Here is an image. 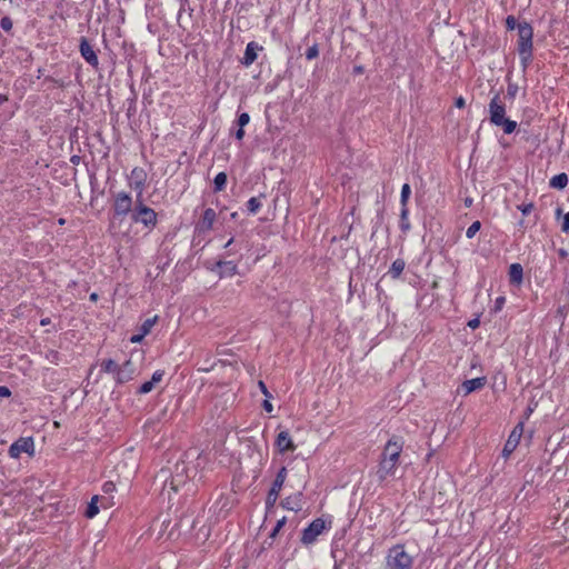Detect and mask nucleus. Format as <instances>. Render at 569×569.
<instances>
[{
	"label": "nucleus",
	"instance_id": "nucleus-33",
	"mask_svg": "<svg viewBox=\"0 0 569 569\" xmlns=\"http://www.w3.org/2000/svg\"><path fill=\"white\" fill-rule=\"evenodd\" d=\"M480 228H481V222H480L479 220L473 221V222L468 227V229H467V231H466V237H467L468 239H472V238L476 236V233L480 230Z\"/></svg>",
	"mask_w": 569,
	"mask_h": 569
},
{
	"label": "nucleus",
	"instance_id": "nucleus-58",
	"mask_svg": "<svg viewBox=\"0 0 569 569\" xmlns=\"http://www.w3.org/2000/svg\"><path fill=\"white\" fill-rule=\"evenodd\" d=\"M131 110L134 111V99L130 100V106L128 108V116L130 117Z\"/></svg>",
	"mask_w": 569,
	"mask_h": 569
},
{
	"label": "nucleus",
	"instance_id": "nucleus-3",
	"mask_svg": "<svg viewBox=\"0 0 569 569\" xmlns=\"http://www.w3.org/2000/svg\"><path fill=\"white\" fill-rule=\"evenodd\" d=\"M131 221L134 223H141L148 229H153L157 226V212L144 204L143 201H136L134 208L131 213Z\"/></svg>",
	"mask_w": 569,
	"mask_h": 569
},
{
	"label": "nucleus",
	"instance_id": "nucleus-34",
	"mask_svg": "<svg viewBox=\"0 0 569 569\" xmlns=\"http://www.w3.org/2000/svg\"><path fill=\"white\" fill-rule=\"evenodd\" d=\"M154 385L149 380L143 382L138 390L136 391L137 395H146L153 390Z\"/></svg>",
	"mask_w": 569,
	"mask_h": 569
},
{
	"label": "nucleus",
	"instance_id": "nucleus-61",
	"mask_svg": "<svg viewBox=\"0 0 569 569\" xmlns=\"http://www.w3.org/2000/svg\"><path fill=\"white\" fill-rule=\"evenodd\" d=\"M50 322H51V321H50V319H49V318H43V319H41V320H40V325H41V326H47V325H49Z\"/></svg>",
	"mask_w": 569,
	"mask_h": 569
},
{
	"label": "nucleus",
	"instance_id": "nucleus-24",
	"mask_svg": "<svg viewBox=\"0 0 569 569\" xmlns=\"http://www.w3.org/2000/svg\"><path fill=\"white\" fill-rule=\"evenodd\" d=\"M98 500H99V497L93 496L91 498V501L88 503L87 509L84 511V516L88 519H92L98 515V512H99Z\"/></svg>",
	"mask_w": 569,
	"mask_h": 569
},
{
	"label": "nucleus",
	"instance_id": "nucleus-21",
	"mask_svg": "<svg viewBox=\"0 0 569 569\" xmlns=\"http://www.w3.org/2000/svg\"><path fill=\"white\" fill-rule=\"evenodd\" d=\"M406 267V261L401 258L396 259L389 269V274L392 279H397L401 276Z\"/></svg>",
	"mask_w": 569,
	"mask_h": 569
},
{
	"label": "nucleus",
	"instance_id": "nucleus-41",
	"mask_svg": "<svg viewBox=\"0 0 569 569\" xmlns=\"http://www.w3.org/2000/svg\"><path fill=\"white\" fill-rule=\"evenodd\" d=\"M163 376H164V371H163V370H156V371L152 373V377H151V380H150V381H151L153 385H156V383H158V382H160V381L162 380Z\"/></svg>",
	"mask_w": 569,
	"mask_h": 569
},
{
	"label": "nucleus",
	"instance_id": "nucleus-63",
	"mask_svg": "<svg viewBox=\"0 0 569 569\" xmlns=\"http://www.w3.org/2000/svg\"><path fill=\"white\" fill-rule=\"evenodd\" d=\"M233 241H234V239H233V237H231L223 247L229 248L233 243Z\"/></svg>",
	"mask_w": 569,
	"mask_h": 569
},
{
	"label": "nucleus",
	"instance_id": "nucleus-59",
	"mask_svg": "<svg viewBox=\"0 0 569 569\" xmlns=\"http://www.w3.org/2000/svg\"><path fill=\"white\" fill-rule=\"evenodd\" d=\"M9 100L7 94L0 93V106Z\"/></svg>",
	"mask_w": 569,
	"mask_h": 569
},
{
	"label": "nucleus",
	"instance_id": "nucleus-16",
	"mask_svg": "<svg viewBox=\"0 0 569 569\" xmlns=\"http://www.w3.org/2000/svg\"><path fill=\"white\" fill-rule=\"evenodd\" d=\"M216 211L212 208H207L201 217L200 222L197 226L199 231H209L212 229L213 222L216 220Z\"/></svg>",
	"mask_w": 569,
	"mask_h": 569
},
{
	"label": "nucleus",
	"instance_id": "nucleus-7",
	"mask_svg": "<svg viewBox=\"0 0 569 569\" xmlns=\"http://www.w3.org/2000/svg\"><path fill=\"white\" fill-rule=\"evenodd\" d=\"M326 521L322 518H316L308 527L302 530L301 542L302 545H311L317 538L326 530Z\"/></svg>",
	"mask_w": 569,
	"mask_h": 569
},
{
	"label": "nucleus",
	"instance_id": "nucleus-29",
	"mask_svg": "<svg viewBox=\"0 0 569 569\" xmlns=\"http://www.w3.org/2000/svg\"><path fill=\"white\" fill-rule=\"evenodd\" d=\"M410 194H411V188H410V184L409 183H405L401 188V193H400V204H401V208H408V200L410 198Z\"/></svg>",
	"mask_w": 569,
	"mask_h": 569
},
{
	"label": "nucleus",
	"instance_id": "nucleus-51",
	"mask_svg": "<svg viewBox=\"0 0 569 569\" xmlns=\"http://www.w3.org/2000/svg\"><path fill=\"white\" fill-rule=\"evenodd\" d=\"M48 359H50L52 362H57L59 358V352L54 350H50L49 355L47 356Z\"/></svg>",
	"mask_w": 569,
	"mask_h": 569
},
{
	"label": "nucleus",
	"instance_id": "nucleus-23",
	"mask_svg": "<svg viewBox=\"0 0 569 569\" xmlns=\"http://www.w3.org/2000/svg\"><path fill=\"white\" fill-rule=\"evenodd\" d=\"M493 126L501 127L503 130V133L510 134L516 130L517 122L506 117L502 120L495 123Z\"/></svg>",
	"mask_w": 569,
	"mask_h": 569
},
{
	"label": "nucleus",
	"instance_id": "nucleus-6",
	"mask_svg": "<svg viewBox=\"0 0 569 569\" xmlns=\"http://www.w3.org/2000/svg\"><path fill=\"white\" fill-rule=\"evenodd\" d=\"M21 453H27L29 457L34 456V441L32 437H20L9 447L8 455L10 458L18 459Z\"/></svg>",
	"mask_w": 569,
	"mask_h": 569
},
{
	"label": "nucleus",
	"instance_id": "nucleus-22",
	"mask_svg": "<svg viewBox=\"0 0 569 569\" xmlns=\"http://www.w3.org/2000/svg\"><path fill=\"white\" fill-rule=\"evenodd\" d=\"M519 58H520V64L522 67V70L526 71L533 59V49L531 50H517Z\"/></svg>",
	"mask_w": 569,
	"mask_h": 569
},
{
	"label": "nucleus",
	"instance_id": "nucleus-30",
	"mask_svg": "<svg viewBox=\"0 0 569 569\" xmlns=\"http://www.w3.org/2000/svg\"><path fill=\"white\" fill-rule=\"evenodd\" d=\"M146 181H131L130 187L137 192L136 201H143L142 194L144 190Z\"/></svg>",
	"mask_w": 569,
	"mask_h": 569
},
{
	"label": "nucleus",
	"instance_id": "nucleus-38",
	"mask_svg": "<svg viewBox=\"0 0 569 569\" xmlns=\"http://www.w3.org/2000/svg\"><path fill=\"white\" fill-rule=\"evenodd\" d=\"M519 24H520V22H518L517 19L513 16H508L506 18V28H507V30H509V31L515 30V29L518 30V26Z\"/></svg>",
	"mask_w": 569,
	"mask_h": 569
},
{
	"label": "nucleus",
	"instance_id": "nucleus-48",
	"mask_svg": "<svg viewBox=\"0 0 569 569\" xmlns=\"http://www.w3.org/2000/svg\"><path fill=\"white\" fill-rule=\"evenodd\" d=\"M44 80H46V81H49V82H52V83H54V84H56V86H58V87H63V81H62V80L54 79L53 77L48 76V77H46V79H44Z\"/></svg>",
	"mask_w": 569,
	"mask_h": 569
},
{
	"label": "nucleus",
	"instance_id": "nucleus-2",
	"mask_svg": "<svg viewBox=\"0 0 569 569\" xmlns=\"http://www.w3.org/2000/svg\"><path fill=\"white\" fill-rule=\"evenodd\" d=\"M413 558L405 550L403 545L388 549L385 569H412Z\"/></svg>",
	"mask_w": 569,
	"mask_h": 569
},
{
	"label": "nucleus",
	"instance_id": "nucleus-17",
	"mask_svg": "<svg viewBox=\"0 0 569 569\" xmlns=\"http://www.w3.org/2000/svg\"><path fill=\"white\" fill-rule=\"evenodd\" d=\"M258 49H262V48L259 47L258 43H256L254 41L249 42L246 47L244 54H243L242 59L240 60V62L246 67L251 66L258 57L257 56Z\"/></svg>",
	"mask_w": 569,
	"mask_h": 569
},
{
	"label": "nucleus",
	"instance_id": "nucleus-27",
	"mask_svg": "<svg viewBox=\"0 0 569 569\" xmlns=\"http://www.w3.org/2000/svg\"><path fill=\"white\" fill-rule=\"evenodd\" d=\"M266 196L261 193L259 197H252L247 201V209L250 213L256 214L261 208L260 198H264Z\"/></svg>",
	"mask_w": 569,
	"mask_h": 569
},
{
	"label": "nucleus",
	"instance_id": "nucleus-64",
	"mask_svg": "<svg viewBox=\"0 0 569 569\" xmlns=\"http://www.w3.org/2000/svg\"><path fill=\"white\" fill-rule=\"evenodd\" d=\"M471 204H472V199L471 198L465 199V206L466 207H470Z\"/></svg>",
	"mask_w": 569,
	"mask_h": 569
},
{
	"label": "nucleus",
	"instance_id": "nucleus-50",
	"mask_svg": "<svg viewBox=\"0 0 569 569\" xmlns=\"http://www.w3.org/2000/svg\"><path fill=\"white\" fill-rule=\"evenodd\" d=\"M480 325V320L478 318L471 319L468 321V327L471 329H477Z\"/></svg>",
	"mask_w": 569,
	"mask_h": 569
},
{
	"label": "nucleus",
	"instance_id": "nucleus-45",
	"mask_svg": "<svg viewBox=\"0 0 569 569\" xmlns=\"http://www.w3.org/2000/svg\"><path fill=\"white\" fill-rule=\"evenodd\" d=\"M11 390L7 386H0V398H9Z\"/></svg>",
	"mask_w": 569,
	"mask_h": 569
},
{
	"label": "nucleus",
	"instance_id": "nucleus-60",
	"mask_svg": "<svg viewBox=\"0 0 569 569\" xmlns=\"http://www.w3.org/2000/svg\"><path fill=\"white\" fill-rule=\"evenodd\" d=\"M89 298H90L91 301L96 302V301H98L99 296H98L97 292H92Z\"/></svg>",
	"mask_w": 569,
	"mask_h": 569
},
{
	"label": "nucleus",
	"instance_id": "nucleus-9",
	"mask_svg": "<svg viewBox=\"0 0 569 569\" xmlns=\"http://www.w3.org/2000/svg\"><path fill=\"white\" fill-rule=\"evenodd\" d=\"M523 427L525 422L519 421L510 432L502 450V455L505 457H508L510 453H512L517 446L519 445L521 436L523 433Z\"/></svg>",
	"mask_w": 569,
	"mask_h": 569
},
{
	"label": "nucleus",
	"instance_id": "nucleus-15",
	"mask_svg": "<svg viewBox=\"0 0 569 569\" xmlns=\"http://www.w3.org/2000/svg\"><path fill=\"white\" fill-rule=\"evenodd\" d=\"M302 492H297L281 500L280 506L291 511H300L302 509Z\"/></svg>",
	"mask_w": 569,
	"mask_h": 569
},
{
	"label": "nucleus",
	"instance_id": "nucleus-46",
	"mask_svg": "<svg viewBox=\"0 0 569 569\" xmlns=\"http://www.w3.org/2000/svg\"><path fill=\"white\" fill-rule=\"evenodd\" d=\"M270 398H266L262 402V408L267 411V412H272L273 410V406L272 403L269 401Z\"/></svg>",
	"mask_w": 569,
	"mask_h": 569
},
{
	"label": "nucleus",
	"instance_id": "nucleus-8",
	"mask_svg": "<svg viewBox=\"0 0 569 569\" xmlns=\"http://www.w3.org/2000/svg\"><path fill=\"white\" fill-rule=\"evenodd\" d=\"M533 28L527 22L522 21L518 26V46L517 50H531L533 49Z\"/></svg>",
	"mask_w": 569,
	"mask_h": 569
},
{
	"label": "nucleus",
	"instance_id": "nucleus-11",
	"mask_svg": "<svg viewBox=\"0 0 569 569\" xmlns=\"http://www.w3.org/2000/svg\"><path fill=\"white\" fill-rule=\"evenodd\" d=\"M79 51L81 57L93 68H98L99 60L98 56L86 37H81L79 41Z\"/></svg>",
	"mask_w": 569,
	"mask_h": 569
},
{
	"label": "nucleus",
	"instance_id": "nucleus-4",
	"mask_svg": "<svg viewBox=\"0 0 569 569\" xmlns=\"http://www.w3.org/2000/svg\"><path fill=\"white\" fill-rule=\"evenodd\" d=\"M287 477V468L281 467L279 471L277 472L273 482L271 485V488L268 491L267 498H266V510L269 512L276 505L277 499L279 497V493L282 489V486L286 481Z\"/></svg>",
	"mask_w": 569,
	"mask_h": 569
},
{
	"label": "nucleus",
	"instance_id": "nucleus-42",
	"mask_svg": "<svg viewBox=\"0 0 569 569\" xmlns=\"http://www.w3.org/2000/svg\"><path fill=\"white\" fill-rule=\"evenodd\" d=\"M258 387L266 398H271L272 395L269 392L266 383L262 380L258 381Z\"/></svg>",
	"mask_w": 569,
	"mask_h": 569
},
{
	"label": "nucleus",
	"instance_id": "nucleus-10",
	"mask_svg": "<svg viewBox=\"0 0 569 569\" xmlns=\"http://www.w3.org/2000/svg\"><path fill=\"white\" fill-rule=\"evenodd\" d=\"M489 120L492 124L506 118V106L500 100L499 93H496L489 102Z\"/></svg>",
	"mask_w": 569,
	"mask_h": 569
},
{
	"label": "nucleus",
	"instance_id": "nucleus-54",
	"mask_svg": "<svg viewBox=\"0 0 569 569\" xmlns=\"http://www.w3.org/2000/svg\"><path fill=\"white\" fill-rule=\"evenodd\" d=\"M465 103H466V101H465V99L462 97L457 98L456 101H455V106L457 108H463Z\"/></svg>",
	"mask_w": 569,
	"mask_h": 569
},
{
	"label": "nucleus",
	"instance_id": "nucleus-13",
	"mask_svg": "<svg viewBox=\"0 0 569 569\" xmlns=\"http://www.w3.org/2000/svg\"><path fill=\"white\" fill-rule=\"evenodd\" d=\"M210 270L216 272L221 279L237 274L238 266L233 261L218 260Z\"/></svg>",
	"mask_w": 569,
	"mask_h": 569
},
{
	"label": "nucleus",
	"instance_id": "nucleus-5",
	"mask_svg": "<svg viewBox=\"0 0 569 569\" xmlns=\"http://www.w3.org/2000/svg\"><path fill=\"white\" fill-rule=\"evenodd\" d=\"M132 211L131 196L124 191L117 193L113 202V218L122 220L127 214H131Z\"/></svg>",
	"mask_w": 569,
	"mask_h": 569
},
{
	"label": "nucleus",
	"instance_id": "nucleus-18",
	"mask_svg": "<svg viewBox=\"0 0 569 569\" xmlns=\"http://www.w3.org/2000/svg\"><path fill=\"white\" fill-rule=\"evenodd\" d=\"M509 282L511 284H521L523 280V268L520 263L516 262L510 264L509 267Z\"/></svg>",
	"mask_w": 569,
	"mask_h": 569
},
{
	"label": "nucleus",
	"instance_id": "nucleus-43",
	"mask_svg": "<svg viewBox=\"0 0 569 569\" xmlns=\"http://www.w3.org/2000/svg\"><path fill=\"white\" fill-rule=\"evenodd\" d=\"M116 489V486L112 481H106L102 486V490L104 493H110Z\"/></svg>",
	"mask_w": 569,
	"mask_h": 569
},
{
	"label": "nucleus",
	"instance_id": "nucleus-37",
	"mask_svg": "<svg viewBox=\"0 0 569 569\" xmlns=\"http://www.w3.org/2000/svg\"><path fill=\"white\" fill-rule=\"evenodd\" d=\"M12 20L10 17L6 16V17H2L1 20H0V27L2 30H4L6 32H10L11 29H12Z\"/></svg>",
	"mask_w": 569,
	"mask_h": 569
},
{
	"label": "nucleus",
	"instance_id": "nucleus-14",
	"mask_svg": "<svg viewBox=\"0 0 569 569\" xmlns=\"http://www.w3.org/2000/svg\"><path fill=\"white\" fill-rule=\"evenodd\" d=\"M274 445L281 453L296 450V445L287 430H282L278 433Z\"/></svg>",
	"mask_w": 569,
	"mask_h": 569
},
{
	"label": "nucleus",
	"instance_id": "nucleus-28",
	"mask_svg": "<svg viewBox=\"0 0 569 569\" xmlns=\"http://www.w3.org/2000/svg\"><path fill=\"white\" fill-rule=\"evenodd\" d=\"M118 363L113 359H103L100 363L101 371L107 373H113L118 370Z\"/></svg>",
	"mask_w": 569,
	"mask_h": 569
},
{
	"label": "nucleus",
	"instance_id": "nucleus-1",
	"mask_svg": "<svg viewBox=\"0 0 569 569\" xmlns=\"http://www.w3.org/2000/svg\"><path fill=\"white\" fill-rule=\"evenodd\" d=\"M402 448L403 439L398 436H392L386 443L376 472L380 482L395 475Z\"/></svg>",
	"mask_w": 569,
	"mask_h": 569
},
{
	"label": "nucleus",
	"instance_id": "nucleus-35",
	"mask_svg": "<svg viewBox=\"0 0 569 569\" xmlns=\"http://www.w3.org/2000/svg\"><path fill=\"white\" fill-rule=\"evenodd\" d=\"M319 56V47L318 43H313L311 47H309L306 51V58L307 60H313Z\"/></svg>",
	"mask_w": 569,
	"mask_h": 569
},
{
	"label": "nucleus",
	"instance_id": "nucleus-62",
	"mask_svg": "<svg viewBox=\"0 0 569 569\" xmlns=\"http://www.w3.org/2000/svg\"><path fill=\"white\" fill-rule=\"evenodd\" d=\"M532 411H533V409L531 407H528L525 412L526 418H529V416L531 415Z\"/></svg>",
	"mask_w": 569,
	"mask_h": 569
},
{
	"label": "nucleus",
	"instance_id": "nucleus-31",
	"mask_svg": "<svg viewBox=\"0 0 569 569\" xmlns=\"http://www.w3.org/2000/svg\"><path fill=\"white\" fill-rule=\"evenodd\" d=\"M157 320H158L157 316H154L153 318L146 319L140 327V332L143 333L144 336H147L151 331V329L154 326V323L157 322Z\"/></svg>",
	"mask_w": 569,
	"mask_h": 569
},
{
	"label": "nucleus",
	"instance_id": "nucleus-55",
	"mask_svg": "<svg viewBox=\"0 0 569 569\" xmlns=\"http://www.w3.org/2000/svg\"><path fill=\"white\" fill-rule=\"evenodd\" d=\"M286 521H287L286 517H282L281 519H279V520L277 521V523H276V526H274V527H276L277 529L281 530V528L286 525Z\"/></svg>",
	"mask_w": 569,
	"mask_h": 569
},
{
	"label": "nucleus",
	"instance_id": "nucleus-32",
	"mask_svg": "<svg viewBox=\"0 0 569 569\" xmlns=\"http://www.w3.org/2000/svg\"><path fill=\"white\" fill-rule=\"evenodd\" d=\"M147 180V173L142 168H133L131 170V181H146Z\"/></svg>",
	"mask_w": 569,
	"mask_h": 569
},
{
	"label": "nucleus",
	"instance_id": "nucleus-20",
	"mask_svg": "<svg viewBox=\"0 0 569 569\" xmlns=\"http://www.w3.org/2000/svg\"><path fill=\"white\" fill-rule=\"evenodd\" d=\"M568 176L567 173L565 172H561V173H558L556 176H553L550 181H549V186L550 188H553V189H557V190H562L567 187L568 184Z\"/></svg>",
	"mask_w": 569,
	"mask_h": 569
},
{
	"label": "nucleus",
	"instance_id": "nucleus-26",
	"mask_svg": "<svg viewBox=\"0 0 569 569\" xmlns=\"http://www.w3.org/2000/svg\"><path fill=\"white\" fill-rule=\"evenodd\" d=\"M228 177L226 172H219L213 179V191L220 192L227 186Z\"/></svg>",
	"mask_w": 569,
	"mask_h": 569
},
{
	"label": "nucleus",
	"instance_id": "nucleus-36",
	"mask_svg": "<svg viewBox=\"0 0 569 569\" xmlns=\"http://www.w3.org/2000/svg\"><path fill=\"white\" fill-rule=\"evenodd\" d=\"M518 84L513 82H509L507 87V98L513 100L518 93Z\"/></svg>",
	"mask_w": 569,
	"mask_h": 569
},
{
	"label": "nucleus",
	"instance_id": "nucleus-12",
	"mask_svg": "<svg viewBox=\"0 0 569 569\" xmlns=\"http://www.w3.org/2000/svg\"><path fill=\"white\" fill-rule=\"evenodd\" d=\"M136 373V367L133 362L128 359L121 366H118V370L114 376L117 385H123L133 379Z\"/></svg>",
	"mask_w": 569,
	"mask_h": 569
},
{
	"label": "nucleus",
	"instance_id": "nucleus-44",
	"mask_svg": "<svg viewBox=\"0 0 569 569\" xmlns=\"http://www.w3.org/2000/svg\"><path fill=\"white\" fill-rule=\"evenodd\" d=\"M561 230L563 232H569V211L563 216Z\"/></svg>",
	"mask_w": 569,
	"mask_h": 569
},
{
	"label": "nucleus",
	"instance_id": "nucleus-49",
	"mask_svg": "<svg viewBox=\"0 0 569 569\" xmlns=\"http://www.w3.org/2000/svg\"><path fill=\"white\" fill-rule=\"evenodd\" d=\"M243 137H244V130H243V128H240V127H239V128L236 130V132H234V138H236L237 140L241 141V140L243 139Z\"/></svg>",
	"mask_w": 569,
	"mask_h": 569
},
{
	"label": "nucleus",
	"instance_id": "nucleus-19",
	"mask_svg": "<svg viewBox=\"0 0 569 569\" xmlns=\"http://www.w3.org/2000/svg\"><path fill=\"white\" fill-rule=\"evenodd\" d=\"M486 382H487L486 377H477V378L463 381L462 389L466 395H469L470 392H473L476 390L483 388Z\"/></svg>",
	"mask_w": 569,
	"mask_h": 569
},
{
	"label": "nucleus",
	"instance_id": "nucleus-25",
	"mask_svg": "<svg viewBox=\"0 0 569 569\" xmlns=\"http://www.w3.org/2000/svg\"><path fill=\"white\" fill-rule=\"evenodd\" d=\"M399 227L403 233H407L411 229V224L409 221V209L408 208H401V210H400Z\"/></svg>",
	"mask_w": 569,
	"mask_h": 569
},
{
	"label": "nucleus",
	"instance_id": "nucleus-52",
	"mask_svg": "<svg viewBox=\"0 0 569 569\" xmlns=\"http://www.w3.org/2000/svg\"><path fill=\"white\" fill-rule=\"evenodd\" d=\"M81 161V157L78 156V154H73L70 157V162L73 164V166H78Z\"/></svg>",
	"mask_w": 569,
	"mask_h": 569
},
{
	"label": "nucleus",
	"instance_id": "nucleus-53",
	"mask_svg": "<svg viewBox=\"0 0 569 569\" xmlns=\"http://www.w3.org/2000/svg\"><path fill=\"white\" fill-rule=\"evenodd\" d=\"M352 72L353 74H362L365 72V67L361 64L355 66Z\"/></svg>",
	"mask_w": 569,
	"mask_h": 569
},
{
	"label": "nucleus",
	"instance_id": "nucleus-39",
	"mask_svg": "<svg viewBox=\"0 0 569 569\" xmlns=\"http://www.w3.org/2000/svg\"><path fill=\"white\" fill-rule=\"evenodd\" d=\"M250 121V116L247 112H242L237 118V124L240 128H244Z\"/></svg>",
	"mask_w": 569,
	"mask_h": 569
},
{
	"label": "nucleus",
	"instance_id": "nucleus-40",
	"mask_svg": "<svg viewBox=\"0 0 569 569\" xmlns=\"http://www.w3.org/2000/svg\"><path fill=\"white\" fill-rule=\"evenodd\" d=\"M517 208L521 211V213H522L523 216H527V214H529V213L532 211V209H533V203H532V202H529V203H521V204H519Z\"/></svg>",
	"mask_w": 569,
	"mask_h": 569
},
{
	"label": "nucleus",
	"instance_id": "nucleus-47",
	"mask_svg": "<svg viewBox=\"0 0 569 569\" xmlns=\"http://www.w3.org/2000/svg\"><path fill=\"white\" fill-rule=\"evenodd\" d=\"M144 337H146V336H144L143 333L139 332V333H137V335H133V336L130 338V341H131L132 343H140V342L143 340V338H144Z\"/></svg>",
	"mask_w": 569,
	"mask_h": 569
},
{
	"label": "nucleus",
	"instance_id": "nucleus-57",
	"mask_svg": "<svg viewBox=\"0 0 569 569\" xmlns=\"http://www.w3.org/2000/svg\"><path fill=\"white\" fill-rule=\"evenodd\" d=\"M279 531H280V530H279V529H277V528L274 527V528L272 529V531L270 532L269 538H270V539L276 538V536L278 535V532H279Z\"/></svg>",
	"mask_w": 569,
	"mask_h": 569
},
{
	"label": "nucleus",
	"instance_id": "nucleus-56",
	"mask_svg": "<svg viewBox=\"0 0 569 569\" xmlns=\"http://www.w3.org/2000/svg\"><path fill=\"white\" fill-rule=\"evenodd\" d=\"M505 300H506L505 297H498L496 299V309H500L501 306L505 303Z\"/></svg>",
	"mask_w": 569,
	"mask_h": 569
}]
</instances>
